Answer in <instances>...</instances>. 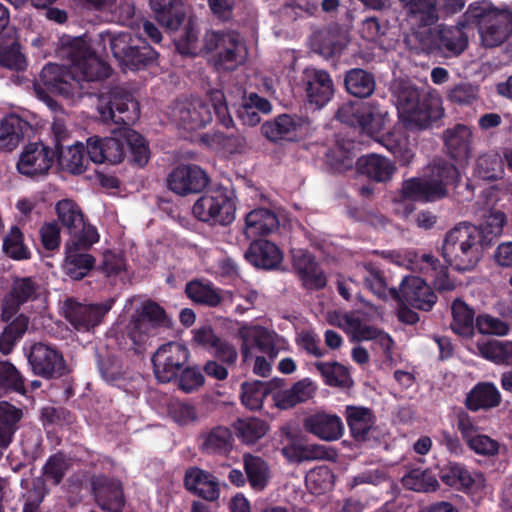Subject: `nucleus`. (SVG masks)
<instances>
[{"label":"nucleus","instance_id":"f257e3e1","mask_svg":"<svg viewBox=\"0 0 512 512\" xmlns=\"http://www.w3.org/2000/svg\"><path fill=\"white\" fill-rule=\"evenodd\" d=\"M98 111L103 121L123 125L113 136L87 140V154L94 163L119 164L125 158L131 164L144 167L150 159L146 139L130 128L140 116L139 102L128 89L116 86L99 97Z\"/></svg>","mask_w":512,"mask_h":512},{"label":"nucleus","instance_id":"f03ea898","mask_svg":"<svg viewBox=\"0 0 512 512\" xmlns=\"http://www.w3.org/2000/svg\"><path fill=\"white\" fill-rule=\"evenodd\" d=\"M61 43V53L69 60V67L46 64L35 88L39 86L43 91L69 99L81 96L82 82L102 81L111 75V67L82 38H62Z\"/></svg>","mask_w":512,"mask_h":512},{"label":"nucleus","instance_id":"7ed1b4c3","mask_svg":"<svg viewBox=\"0 0 512 512\" xmlns=\"http://www.w3.org/2000/svg\"><path fill=\"white\" fill-rule=\"evenodd\" d=\"M487 247L477 226L461 223L446 233L441 251L450 267L465 272L476 267Z\"/></svg>","mask_w":512,"mask_h":512},{"label":"nucleus","instance_id":"20e7f679","mask_svg":"<svg viewBox=\"0 0 512 512\" xmlns=\"http://www.w3.org/2000/svg\"><path fill=\"white\" fill-rule=\"evenodd\" d=\"M209 102L201 98L178 100L173 107V116L188 131H196L206 127L213 119L212 110L225 128L233 126L225 95L221 90L214 89L208 93Z\"/></svg>","mask_w":512,"mask_h":512},{"label":"nucleus","instance_id":"39448f33","mask_svg":"<svg viewBox=\"0 0 512 512\" xmlns=\"http://www.w3.org/2000/svg\"><path fill=\"white\" fill-rule=\"evenodd\" d=\"M398 109L407 116L409 123L426 129L442 118L444 110L438 97L420 91L410 83H399L394 90Z\"/></svg>","mask_w":512,"mask_h":512},{"label":"nucleus","instance_id":"423d86ee","mask_svg":"<svg viewBox=\"0 0 512 512\" xmlns=\"http://www.w3.org/2000/svg\"><path fill=\"white\" fill-rule=\"evenodd\" d=\"M236 195L232 184L210 186L194 203L192 213L210 225H230L235 220Z\"/></svg>","mask_w":512,"mask_h":512},{"label":"nucleus","instance_id":"0eeeda50","mask_svg":"<svg viewBox=\"0 0 512 512\" xmlns=\"http://www.w3.org/2000/svg\"><path fill=\"white\" fill-rule=\"evenodd\" d=\"M110 49L115 59L130 70H144L158 65L159 53L146 39L129 32L110 38Z\"/></svg>","mask_w":512,"mask_h":512},{"label":"nucleus","instance_id":"6e6552de","mask_svg":"<svg viewBox=\"0 0 512 512\" xmlns=\"http://www.w3.org/2000/svg\"><path fill=\"white\" fill-rule=\"evenodd\" d=\"M336 118L341 123L359 129L362 133L374 136L386 130L388 112L376 101H350L338 109Z\"/></svg>","mask_w":512,"mask_h":512},{"label":"nucleus","instance_id":"1a4fd4ad","mask_svg":"<svg viewBox=\"0 0 512 512\" xmlns=\"http://www.w3.org/2000/svg\"><path fill=\"white\" fill-rule=\"evenodd\" d=\"M204 51L213 53V61L218 69L233 71L246 60L245 44L235 32H206Z\"/></svg>","mask_w":512,"mask_h":512},{"label":"nucleus","instance_id":"9d476101","mask_svg":"<svg viewBox=\"0 0 512 512\" xmlns=\"http://www.w3.org/2000/svg\"><path fill=\"white\" fill-rule=\"evenodd\" d=\"M55 211L61 225L67 229L77 249H90L99 241L95 226L87 223L79 205L71 199H62L55 205Z\"/></svg>","mask_w":512,"mask_h":512},{"label":"nucleus","instance_id":"9b49d317","mask_svg":"<svg viewBox=\"0 0 512 512\" xmlns=\"http://www.w3.org/2000/svg\"><path fill=\"white\" fill-rule=\"evenodd\" d=\"M171 327L172 321L165 309L158 303L148 300L133 317L128 337L135 346L140 348L149 337L156 336L161 328Z\"/></svg>","mask_w":512,"mask_h":512},{"label":"nucleus","instance_id":"f8f14e48","mask_svg":"<svg viewBox=\"0 0 512 512\" xmlns=\"http://www.w3.org/2000/svg\"><path fill=\"white\" fill-rule=\"evenodd\" d=\"M467 14L478 19L480 33L487 47L502 44L512 34V13L499 11L486 14V8L479 3L470 4Z\"/></svg>","mask_w":512,"mask_h":512},{"label":"nucleus","instance_id":"ddd939ff","mask_svg":"<svg viewBox=\"0 0 512 512\" xmlns=\"http://www.w3.org/2000/svg\"><path fill=\"white\" fill-rule=\"evenodd\" d=\"M190 357L189 349L179 342L161 345L153 354L151 361L155 377L161 383H169L177 378Z\"/></svg>","mask_w":512,"mask_h":512},{"label":"nucleus","instance_id":"4468645a","mask_svg":"<svg viewBox=\"0 0 512 512\" xmlns=\"http://www.w3.org/2000/svg\"><path fill=\"white\" fill-rule=\"evenodd\" d=\"M27 359L33 374L44 379L60 378L68 372L62 352L52 345L34 343L29 349Z\"/></svg>","mask_w":512,"mask_h":512},{"label":"nucleus","instance_id":"2eb2a0df","mask_svg":"<svg viewBox=\"0 0 512 512\" xmlns=\"http://www.w3.org/2000/svg\"><path fill=\"white\" fill-rule=\"evenodd\" d=\"M41 295V285L33 276H16L1 302V320L10 321L28 302H34Z\"/></svg>","mask_w":512,"mask_h":512},{"label":"nucleus","instance_id":"dca6fc26","mask_svg":"<svg viewBox=\"0 0 512 512\" xmlns=\"http://www.w3.org/2000/svg\"><path fill=\"white\" fill-rule=\"evenodd\" d=\"M52 130L56 161L59 167L71 174H82L85 172L86 164L90 160L87 154V146L85 147L82 143L77 142L64 148L63 141L68 136L64 124L54 122Z\"/></svg>","mask_w":512,"mask_h":512},{"label":"nucleus","instance_id":"f3484780","mask_svg":"<svg viewBox=\"0 0 512 512\" xmlns=\"http://www.w3.org/2000/svg\"><path fill=\"white\" fill-rule=\"evenodd\" d=\"M394 300H402L414 309L430 311L437 303L434 290L418 276H406L400 283L399 290H389Z\"/></svg>","mask_w":512,"mask_h":512},{"label":"nucleus","instance_id":"a211bd4d","mask_svg":"<svg viewBox=\"0 0 512 512\" xmlns=\"http://www.w3.org/2000/svg\"><path fill=\"white\" fill-rule=\"evenodd\" d=\"M56 160V150L43 142L27 144L20 154L17 170L20 174L33 177L48 173Z\"/></svg>","mask_w":512,"mask_h":512},{"label":"nucleus","instance_id":"6ab92c4d","mask_svg":"<svg viewBox=\"0 0 512 512\" xmlns=\"http://www.w3.org/2000/svg\"><path fill=\"white\" fill-rule=\"evenodd\" d=\"M292 267L304 289L319 291L326 287V273L316 257L307 250H292Z\"/></svg>","mask_w":512,"mask_h":512},{"label":"nucleus","instance_id":"aec40b11","mask_svg":"<svg viewBox=\"0 0 512 512\" xmlns=\"http://www.w3.org/2000/svg\"><path fill=\"white\" fill-rule=\"evenodd\" d=\"M167 183L171 191L186 196L203 191L209 183V177L200 166L187 164L174 168L168 176Z\"/></svg>","mask_w":512,"mask_h":512},{"label":"nucleus","instance_id":"412c9836","mask_svg":"<svg viewBox=\"0 0 512 512\" xmlns=\"http://www.w3.org/2000/svg\"><path fill=\"white\" fill-rule=\"evenodd\" d=\"M91 485L95 502L102 511L123 512L126 499L121 481L101 475Z\"/></svg>","mask_w":512,"mask_h":512},{"label":"nucleus","instance_id":"4be33fe9","mask_svg":"<svg viewBox=\"0 0 512 512\" xmlns=\"http://www.w3.org/2000/svg\"><path fill=\"white\" fill-rule=\"evenodd\" d=\"M113 304V299L97 304L70 303L67 306L66 318L75 329L88 331L102 322Z\"/></svg>","mask_w":512,"mask_h":512},{"label":"nucleus","instance_id":"5701e85b","mask_svg":"<svg viewBox=\"0 0 512 512\" xmlns=\"http://www.w3.org/2000/svg\"><path fill=\"white\" fill-rule=\"evenodd\" d=\"M303 428L309 434L327 442L339 440L345 430L343 421L337 414L325 411L305 416Z\"/></svg>","mask_w":512,"mask_h":512},{"label":"nucleus","instance_id":"b1692460","mask_svg":"<svg viewBox=\"0 0 512 512\" xmlns=\"http://www.w3.org/2000/svg\"><path fill=\"white\" fill-rule=\"evenodd\" d=\"M183 482L188 492L206 501L213 502L220 497L218 478L197 466L186 469Z\"/></svg>","mask_w":512,"mask_h":512},{"label":"nucleus","instance_id":"393cba45","mask_svg":"<svg viewBox=\"0 0 512 512\" xmlns=\"http://www.w3.org/2000/svg\"><path fill=\"white\" fill-rule=\"evenodd\" d=\"M305 91L310 104L315 108L324 107L334 95V83L330 74L325 70L305 71Z\"/></svg>","mask_w":512,"mask_h":512},{"label":"nucleus","instance_id":"a878e982","mask_svg":"<svg viewBox=\"0 0 512 512\" xmlns=\"http://www.w3.org/2000/svg\"><path fill=\"white\" fill-rule=\"evenodd\" d=\"M244 258L258 269L272 270L281 264L283 255L276 244L264 239H254L245 251Z\"/></svg>","mask_w":512,"mask_h":512},{"label":"nucleus","instance_id":"bb28decb","mask_svg":"<svg viewBox=\"0 0 512 512\" xmlns=\"http://www.w3.org/2000/svg\"><path fill=\"white\" fill-rule=\"evenodd\" d=\"M302 118L297 115L280 114L261 126L262 134L271 142L296 141L298 130L302 127Z\"/></svg>","mask_w":512,"mask_h":512},{"label":"nucleus","instance_id":"cd10ccee","mask_svg":"<svg viewBox=\"0 0 512 512\" xmlns=\"http://www.w3.org/2000/svg\"><path fill=\"white\" fill-rule=\"evenodd\" d=\"M194 341L227 366H233L237 361L238 353L234 345L217 336L210 327L198 329Z\"/></svg>","mask_w":512,"mask_h":512},{"label":"nucleus","instance_id":"c85d7f7f","mask_svg":"<svg viewBox=\"0 0 512 512\" xmlns=\"http://www.w3.org/2000/svg\"><path fill=\"white\" fill-rule=\"evenodd\" d=\"M355 166L359 175L377 183L391 180L396 171L395 164L390 159L375 153L362 155L356 160Z\"/></svg>","mask_w":512,"mask_h":512},{"label":"nucleus","instance_id":"c756f323","mask_svg":"<svg viewBox=\"0 0 512 512\" xmlns=\"http://www.w3.org/2000/svg\"><path fill=\"white\" fill-rule=\"evenodd\" d=\"M345 418L354 441L365 443L370 439V432L376 423V416L372 409L348 405L345 408Z\"/></svg>","mask_w":512,"mask_h":512},{"label":"nucleus","instance_id":"7c9ffc66","mask_svg":"<svg viewBox=\"0 0 512 512\" xmlns=\"http://www.w3.org/2000/svg\"><path fill=\"white\" fill-rule=\"evenodd\" d=\"M447 154L458 162L467 161L472 152V131L464 124H456L443 133Z\"/></svg>","mask_w":512,"mask_h":512},{"label":"nucleus","instance_id":"2f4dec72","mask_svg":"<svg viewBox=\"0 0 512 512\" xmlns=\"http://www.w3.org/2000/svg\"><path fill=\"white\" fill-rule=\"evenodd\" d=\"M440 478L446 485L465 491H478L485 486V477L481 472H471L459 463H450L441 471Z\"/></svg>","mask_w":512,"mask_h":512},{"label":"nucleus","instance_id":"473e14b6","mask_svg":"<svg viewBox=\"0 0 512 512\" xmlns=\"http://www.w3.org/2000/svg\"><path fill=\"white\" fill-rule=\"evenodd\" d=\"M444 190L440 186H431L428 179L412 177L403 181L399 191L402 200L435 202L441 200Z\"/></svg>","mask_w":512,"mask_h":512},{"label":"nucleus","instance_id":"72a5a7b5","mask_svg":"<svg viewBox=\"0 0 512 512\" xmlns=\"http://www.w3.org/2000/svg\"><path fill=\"white\" fill-rule=\"evenodd\" d=\"M23 417L22 407L5 400L0 401V450H5L11 445Z\"/></svg>","mask_w":512,"mask_h":512},{"label":"nucleus","instance_id":"f704fd0d","mask_svg":"<svg viewBox=\"0 0 512 512\" xmlns=\"http://www.w3.org/2000/svg\"><path fill=\"white\" fill-rule=\"evenodd\" d=\"M501 394L491 382L477 383L466 395L465 407L472 411L489 410L499 406Z\"/></svg>","mask_w":512,"mask_h":512},{"label":"nucleus","instance_id":"c9c22d12","mask_svg":"<svg viewBox=\"0 0 512 512\" xmlns=\"http://www.w3.org/2000/svg\"><path fill=\"white\" fill-rule=\"evenodd\" d=\"M279 228L278 216L270 209L257 208L245 217L244 233L247 238L267 236Z\"/></svg>","mask_w":512,"mask_h":512},{"label":"nucleus","instance_id":"e433bc0d","mask_svg":"<svg viewBox=\"0 0 512 512\" xmlns=\"http://www.w3.org/2000/svg\"><path fill=\"white\" fill-rule=\"evenodd\" d=\"M149 4L156 20L170 30H177L185 20L182 0H149Z\"/></svg>","mask_w":512,"mask_h":512},{"label":"nucleus","instance_id":"4c0bfd02","mask_svg":"<svg viewBox=\"0 0 512 512\" xmlns=\"http://www.w3.org/2000/svg\"><path fill=\"white\" fill-rule=\"evenodd\" d=\"M30 129L29 122L20 116L16 114L6 115L0 121V149L5 151L14 150Z\"/></svg>","mask_w":512,"mask_h":512},{"label":"nucleus","instance_id":"58836bf2","mask_svg":"<svg viewBox=\"0 0 512 512\" xmlns=\"http://www.w3.org/2000/svg\"><path fill=\"white\" fill-rule=\"evenodd\" d=\"M468 47V36L461 27L441 25L437 30V53L458 56Z\"/></svg>","mask_w":512,"mask_h":512},{"label":"nucleus","instance_id":"ea45409f","mask_svg":"<svg viewBox=\"0 0 512 512\" xmlns=\"http://www.w3.org/2000/svg\"><path fill=\"white\" fill-rule=\"evenodd\" d=\"M221 289L216 288L214 284L208 280L193 279L186 283L185 294L195 304L205 307L214 308L219 306L223 297Z\"/></svg>","mask_w":512,"mask_h":512},{"label":"nucleus","instance_id":"a19ab883","mask_svg":"<svg viewBox=\"0 0 512 512\" xmlns=\"http://www.w3.org/2000/svg\"><path fill=\"white\" fill-rule=\"evenodd\" d=\"M243 466L250 487L254 491H263L271 479L269 464L260 456L246 453L243 455Z\"/></svg>","mask_w":512,"mask_h":512},{"label":"nucleus","instance_id":"79ce46f5","mask_svg":"<svg viewBox=\"0 0 512 512\" xmlns=\"http://www.w3.org/2000/svg\"><path fill=\"white\" fill-rule=\"evenodd\" d=\"M88 249H77L71 244L66 245V257L64 269L66 274L73 280L83 279L95 265V258L88 253H81Z\"/></svg>","mask_w":512,"mask_h":512},{"label":"nucleus","instance_id":"37998d69","mask_svg":"<svg viewBox=\"0 0 512 512\" xmlns=\"http://www.w3.org/2000/svg\"><path fill=\"white\" fill-rule=\"evenodd\" d=\"M346 91L356 98L370 97L376 88L375 77L362 68H352L345 74Z\"/></svg>","mask_w":512,"mask_h":512},{"label":"nucleus","instance_id":"c03bdc74","mask_svg":"<svg viewBox=\"0 0 512 512\" xmlns=\"http://www.w3.org/2000/svg\"><path fill=\"white\" fill-rule=\"evenodd\" d=\"M314 393L315 387L312 381L305 378L294 383L290 389L277 392L274 399L280 409H289L311 399Z\"/></svg>","mask_w":512,"mask_h":512},{"label":"nucleus","instance_id":"a18cd8bd","mask_svg":"<svg viewBox=\"0 0 512 512\" xmlns=\"http://www.w3.org/2000/svg\"><path fill=\"white\" fill-rule=\"evenodd\" d=\"M233 442L231 430L217 426L203 436L201 451L208 455H227L232 451Z\"/></svg>","mask_w":512,"mask_h":512},{"label":"nucleus","instance_id":"49530a36","mask_svg":"<svg viewBox=\"0 0 512 512\" xmlns=\"http://www.w3.org/2000/svg\"><path fill=\"white\" fill-rule=\"evenodd\" d=\"M452 322L451 330L463 337L473 335L475 329V311L469 307L462 299L456 298L451 305Z\"/></svg>","mask_w":512,"mask_h":512},{"label":"nucleus","instance_id":"de8ad7c7","mask_svg":"<svg viewBox=\"0 0 512 512\" xmlns=\"http://www.w3.org/2000/svg\"><path fill=\"white\" fill-rule=\"evenodd\" d=\"M3 329L0 335V352L10 354L16 343L21 340L28 329L29 317L25 314H16Z\"/></svg>","mask_w":512,"mask_h":512},{"label":"nucleus","instance_id":"09e8293b","mask_svg":"<svg viewBox=\"0 0 512 512\" xmlns=\"http://www.w3.org/2000/svg\"><path fill=\"white\" fill-rule=\"evenodd\" d=\"M404 488L415 492H434L439 488V482L429 469L410 468L401 478Z\"/></svg>","mask_w":512,"mask_h":512},{"label":"nucleus","instance_id":"8fccbe9b","mask_svg":"<svg viewBox=\"0 0 512 512\" xmlns=\"http://www.w3.org/2000/svg\"><path fill=\"white\" fill-rule=\"evenodd\" d=\"M277 387L274 382H244L241 385V402L250 410L262 408L264 399Z\"/></svg>","mask_w":512,"mask_h":512},{"label":"nucleus","instance_id":"3c124183","mask_svg":"<svg viewBox=\"0 0 512 512\" xmlns=\"http://www.w3.org/2000/svg\"><path fill=\"white\" fill-rule=\"evenodd\" d=\"M477 348L480 355L498 365L512 364V342L508 340L491 339L478 342Z\"/></svg>","mask_w":512,"mask_h":512},{"label":"nucleus","instance_id":"603ef678","mask_svg":"<svg viewBox=\"0 0 512 512\" xmlns=\"http://www.w3.org/2000/svg\"><path fill=\"white\" fill-rule=\"evenodd\" d=\"M313 46L320 55L328 59L340 55L346 43L335 29L327 28L314 35Z\"/></svg>","mask_w":512,"mask_h":512},{"label":"nucleus","instance_id":"864d4df0","mask_svg":"<svg viewBox=\"0 0 512 512\" xmlns=\"http://www.w3.org/2000/svg\"><path fill=\"white\" fill-rule=\"evenodd\" d=\"M0 392L27 395L23 374L8 360H0Z\"/></svg>","mask_w":512,"mask_h":512},{"label":"nucleus","instance_id":"5fc2aeb1","mask_svg":"<svg viewBox=\"0 0 512 512\" xmlns=\"http://www.w3.org/2000/svg\"><path fill=\"white\" fill-rule=\"evenodd\" d=\"M460 179V173L457 167L446 161H440L435 163L431 169V175L428 178L431 186L438 185L444 190L441 199L448 196V187L456 186Z\"/></svg>","mask_w":512,"mask_h":512},{"label":"nucleus","instance_id":"6e6d98bb","mask_svg":"<svg viewBox=\"0 0 512 512\" xmlns=\"http://www.w3.org/2000/svg\"><path fill=\"white\" fill-rule=\"evenodd\" d=\"M423 26L424 24L421 23ZM418 29L405 37L407 47L415 54H436L437 53V32L430 28Z\"/></svg>","mask_w":512,"mask_h":512},{"label":"nucleus","instance_id":"4d7b16f0","mask_svg":"<svg viewBox=\"0 0 512 512\" xmlns=\"http://www.w3.org/2000/svg\"><path fill=\"white\" fill-rule=\"evenodd\" d=\"M236 436L245 444H254L267 432L265 421L255 418H239L234 424Z\"/></svg>","mask_w":512,"mask_h":512},{"label":"nucleus","instance_id":"13d9d810","mask_svg":"<svg viewBox=\"0 0 512 512\" xmlns=\"http://www.w3.org/2000/svg\"><path fill=\"white\" fill-rule=\"evenodd\" d=\"M410 17L417 18L424 25L438 20L436 0H399Z\"/></svg>","mask_w":512,"mask_h":512},{"label":"nucleus","instance_id":"bf43d9fd","mask_svg":"<svg viewBox=\"0 0 512 512\" xmlns=\"http://www.w3.org/2000/svg\"><path fill=\"white\" fill-rule=\"evenodd\" d=\"M316 369L324 379L326 385L332 387H348L351 381L349 371L346 366L339 362H316Z\"/></svg>","mask_w":512,"mask_h":512},{"label":"nucleus","instance_id":"052dcab7","mask_svg":"<svg viewBox=\"0 0 512 512\" xmlns=\"http://www.w3.org/2000/svg\"><path fill=\"white\" fill-rule=\"evenodd\" d=\"M504 172L503 161L498 154L486 153L478 157L474 169L476 177L494 181L502 177Z\"/></svg>","mask_w":512,"mask_h":512},{"label":"nucleus","instance_id":"680f3d73","mask_svg":"<svg viewBox=\"0 0 512 512\" xmlns=\"http://www.w3.org/2000/svg\"><path fill=\"white\" fill-rule=\"evenodd\" d=\"M3 251L14 260L29 259L31 253L24 244V235L18 226H12L3 239Z\"/></svg>","mask_w":512,"mask_h":512},{"label":"nucleus","instance_id":"e2e57ef3","mask_svg":"<svg viewBox=\"0 0 512 512\" xmlns=\"http://www.w3.org/2000/svg\"><path fill=\"white\" fill-rule=\"evenodd\" d=\"M506 223V215L503 211L492 209L485 217L484 222L477 227L481 233L484 244L489 247L492 242L501 235L504 224Z\"/></svg>","mask_w":512,"mask_h":512},{"label":"nucleus","instance_id":"0e129e2a","mask_svg":"<svg viewBox=\"0 0 512 512\" xmlns=\"http://www.w3.org/2000/svg\"><path fill=\"white\" fill-rule=\"evenodd\" d=\"M363 268L365 286L378 298L387 299V282L383 271L373 262L364 263Z\"/></svg>","mask_w":512,"mask_h":512},{"label":"nucleus","instance_id":"69168bd1","mask_svg":"<svg viewBox=\"0 0 512 512\" xmlns=\"http://www.w3.org/2000/svg\"><path fill=\"white\" fill-rule=\"evenodd\" d=\"M326 165L334 173H343L352 169L354 155L349 149L336 145L326 152Z\"/></svg>","mask_w":512,"mask_h":512},{"label":"nucleus","instance_id":"338daca9","mask_svg":"<svg viewBox=\"0 0 512 512\" xmlns=\"http://www.w3.org/2000/svg\"><path fill=\"white\" fill-rule=\"evenodd\" d=\"M98 370L101 377L111 385H119L125 380V372L121 361L115 356L101 358L98 361Z\"/></svg>","mask_w":512,"mask_h":512},{"label":"nucleus","instance_id":"774afa93","mask_svg":"<svg viewBox=\"0 0 512 512\" xmlns=\"http://www.w3.org/2000/svg\"><path fill=\"white\" fill-rule=\"evenodd\" d=\"M174 380L177 382L179 390L184 393H192L205 383L204 375L197 366L184 367Z\"/></svg>","mask_w":512,"mask_h":512}]
</instances>
